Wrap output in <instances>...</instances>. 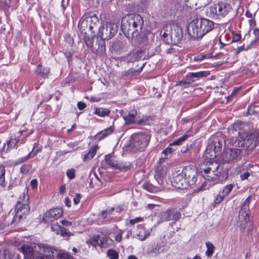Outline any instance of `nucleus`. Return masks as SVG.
Masks as SVG:
<instances>
[{"instance_id":"nucleus-1","label":"nucleus","mask_w":259,"mask_h":259,"mask_svg":"<svg viewBox=\"0 0 259 259\" xmlns=\"http://www.w3.org/2000/svg\"><path fill=\"white\" fill-rule=\"evenodd\" d=\"M245 122L237 121L233 125L232 134L237 137H231L227 139L228 145L238 148H247L253 142L254 136L244 130Z\"/></svg>"},{"instance_id":"nucleus-2","label":"nucleus","mask_w":259,"mask_h":259,"mask_svg":"<svg viewBox=\"0 0 259 259\" xmlns=\"http://www.w3.org/2000/svg\"><path fill=\"white\" fill-rule=\"evenodd\" d=\"M28 201V195L23 193L18 198L15 210L10 211L6 217L5 224L7 223L8 225L17 224L25 218L30 211Z\"/></svg>"},{"instance_id":"nucleus-3","label":"nucleus","mask_w":259,"mask_h":259,"mask_svg":"<svg viewBox=\"0 0 259 259\" xmlns=\"http://www.w3.org/2000/svg\"><path fill=\"white\" fill-rule=\"evenodd\" d=\"M144 20L138 14H130L124 16L121 20V28L128 37H137L142 30Z\"/></svg>"},{"instance_id":"nucleus-4","label":"nucleus","mask_w":259,"mask_h":259,"mask_svg":"<svg viewBox=\"0 0 259 259\" xmlns=\"http://www.w3.org/2000/svg\"><path fill=\"white\" fill-rule=\"evenodd\" d=\"M201 172L205 180L215 183L219 180L223 167L215 161H207L204 166H202Z\"/></svg>"},{"instance_id":"nucleus-5","label":"nucleus","mask_w":259,"mask_h":259,"mask_svg":"<svg viewBox=\"0 0 259 259\" xmlns=\"http://www.w3.org/2000/svg\"><path fill=\"white\" fill-rule=\"evenodd\" d=\"M151 138L149 133L142 132L134 134L131 137V146L137 151H144L147 147Z\"/></svg>"},{"instance_id":"nucleus-6","label":"nucleus","mask_w":259,"mask_h":259,"mask_svg":"<svg viewBox=\"0 0 259 259\" xmlns=\"http://www.w3.org/2000/svg\"><path fill=\"white\" fill-rule=\"evenodd\" d=\"M163 30L164 31L162 36L166 38L168 36H170L172 42L175 45L179 44L183 39V30L177 24L174 23L169 25H166Z\"/></svg>"},{"instance_id":"nucleus-7","label":"nucleus","mask_w":259,"mask_h":259,"mask_svg":"<svg viewBox=\"0 0 259 259\" xmlns=\"http://www.w3.org/2000/svg\"><path fill=\"white\" fill-rule=\"evenodd\" d=\"M232 10L229 3L221 2L209 7V15L213 18L224 17Z\"/></svg>"},{"instance_id":"nucleus-8","label":"nucleus","mask_w":259,"mask_h":259,"mask_svg":"<svg viewBox=\"0 0 259 259\" xmlns=\"http://www.w3.org/2000/svg\"><path fill=\"white\" fill-rule=\"evenodd\" d=\"M188 32L189 35L193 39H200L203 37L201 18L193 19L189 24Z\"/></svg>"},{"instance_id":"nucleus-9","label":"nucleus","mask_w":259,"mask_h":259,"mask_svg":"<svg viewBox=\"0 0 259 259\" xmlns=\"http://www.w3.org/2000/svg\"><path fill=\"white\" fill-rule=\"evenodd\" d=\"M117 31L114 23L107 22L105 26L103 25L99 28L98 34L103 40H109L116 34Z\"/></svg>"},{"instance_id":"nucleus-10","label":"nucleus","mask_w":259,"mask_h":259,"mask_svg":"<svg viewBox=\"0 0 259 259\" xmlns=\"http://www.w3.org/2000/svg\"><path fill=\"white\" fill-rule=\"evenodd\" d=\"M250 203V197H247L242 204L241 209L239 211L238 221L243 228H245V224L247 223L251 224L249 222V204Z\"/></svg>"},{"instance_id":"nucleus-11","label":"nucleus","mask_w":259,"mask_h":259,"mask_svg":"<svg viewBox=\"0 0 259 259\" xmlns=\"http://www.w3.org/2000/svg\"><path fill=\"white\" fill-rule=\"evenodd\" d=\"M183 174L189 186L194 185L197 180V169L194 165L186 166L182 170Z\"/></svg>"},{"instance_id":"nucleus-12","label":"nucleus","mask_w":259,"mask_h":259,"mask_svg":"<svg viewBox=\"0 0 259 259\" xmlns=\"http://www.w3.org/2000/svg\"><path fill=\"white\" fill-rule=\"evenodd\" d=\"M222 144L218 138L216 137H213L210 140V142L207 147L205 152L207 154L210 153V158L215 157L222 150Z\"/></svg>"},{"instance_id":"nucleus-13","label":"nucleus","mask_w":259,"mask_h":259,"mask_svg":"<svg viewBox=\"0 0 259 259\" xmlns=\"http://www.w3.org/2000/svg\"><path fill=\"white\" fill-rule=\"evenodd\" d=\"M234 147L227 149L225 151L223 156V161L225 162H236L241 158V150Z\"/></svg>"},{"instance_id":"nucleus-14","label":"nucleus","mask_w":259,"mask_h":259,"mask_svg":"<svg viewBox=\"0 0 259 259\" xmlns=\"http://www.w3.org/2000/svg\"><path fill=\"white\" fill-rule=\"evenodd\" d=\"M34 250L38 253L39 255L37 256H42L45 259L48 257H51L54 256L56 249H53L48 245L44 244H37L34 245Z\"/></svg>"},{"instance_id":"nucleus-15","label":"nucleus","mask_w":259,"mask_h":259,"mask_svg":"<svg viewBox=\"0 0 259 259\" xmlns=\"http://www.w3.org/2000/svg\"><path fill=\"white\" fill-rule=\"evenodd\" d=\"M34 244H37L35 243H30V245L24 244L19 248V250L24 255V259H45L42 256H35V252H36V251L34 250Z\"/></svg>"},{"instance_id":"nucleus-16","label":"nucleus","mask_w":259,"mask_h":259,"mask_svg":"<svg viewBox=\"0 0 259 259\" xmlns=\"http://www.w3.org/2000/svg\"><path fill=\"white\" fill-rule=\"evenodd\" d=\"M181 215V214L179 210L171 208L161 213L160 220L161 222L168 221L176 222L180 218Z\"/></svg>"},{"instance_id":"nucleus-17","label":"nucleus","mask_w":259,"mask_h":259,"mask_svg":"<svg viewBox=\"0 0 259 259\" xmlns=\"http://www.w3.org/2000/svg\"><path fill=\"white\" fill-rule=\"evenodd\" d=\"M63 214V210L60 208L51 209L44 214L43 220L46 223H51L59 219Z\"/></svg>"},{"instance_id":"nucleus-18","label":"nucleus","mask_w":259,"mask_h":259,"mask_svg":"<svg viewBox=\"0 0 259 259\" xmlns=\"http://www.w3.org/2000/svg\"><path fill=\"white\" fill-rule=\"evenodd\" d=\"M171 183L175 187L180 189H187L189 187L182 171L174 176Z\"/></svg>"},{"instance_id":"nucleus-19","label":"nucleus","mask_w":259,"mask_h":259,"mask_svg":"<svg viewBox=\"0 0 259 259\" xmlns=\"http://www.w3.org/2000/svg\"><path fill=\"white\" fill-rule=\"evenodd\" d=\"M105 162L107 165L112 168L120 170H126L128 166L125 165L123 163L117 161L111 155H106L105 157Z\"/></svg>"},{"instance_id":"nucleus-20","label":"nucleus","mask_w":259,"mask_h":259,"mask_svg":"<svg viewBox=\"0 0 259 259\" xmlns=\"http://www.w3.org/2000/svg\"><path fill=\"white\" fill-rule=\"evenodd\" d=\"M202 22V30L203 36L211 31L214 26V22L206 18H201Z\"/></svg>"},{"instance_id":"nucleus-21","label":"nucleus","mask_w":259,"mask_h":259,"mask_svg":"<svg viewBox=\"0 0 259 259\" xmlns=\"http://www.w3.org/2000/svg\"><path fill=\"white\" fill-rule=\"evenodd\" d=\"M166 168L161 165L157 166L156 170L154 177L157 183L159 185H162L163 183V179L166 174Z\"/></svg>"},{"instance_id":"nucleus-22","label":"nucleus","mask_w":259,"mask_h":259,"mask_svg":"<svg viewBox=\"0 0 259 259\" xmlns=\"http://www.w3.org/2000/svg\"><path fill=\"white\" fill-rule=\"evenodd\" d=\"M87 18L89 24V30L94 33L95 29L98 28V25L100 23L99 18L96 15L89 16Z\"/></svg>"},{"instance_id":"nucleus-23","label":"nucleus","mask_w":259,"mask_h":259,"mask_svg":"<svg viewBox=\"0 0 259 259\" xmlns=\"http://www.w3.org/2000/svg\"><path fill=\"white\" fill-rule=\"evenodd\" d=\"M137 112L136 110L132 111L129 112L127 115H123V118L125 124H131L136 123L135 119L137 116Z\"/></svg>"},{"instance_id":"nucleus-24","label":"nucleus","mask_w":259,"mask_h":259,"mask_svg":"<svg viewBox=\"0 0 259 259\" xmlns=\"http://www.w3.org/2000/svg\"><path fill=\"white\" fill-rule=\"evenodd\" d=\"M89 24L87 17L84 19L80 20L78 23V27L82 35L87 34V29L89 30Z\"/></svg>"},{"instance_id":"nucleus-25","label":"nucleus","mask_w":259,"mask_h":259,"mask_svg":"<svg viewBox=\"0 0 259 259\" xmlns=\"http://www.w3.org/2000/svg\"><path fill=\"white\" fill-rule=\"evenodd\" d=\"M99 147L97 145H93L90 149L89 152L83 155V160L87 161L91 160L95 155Z\"/></svg>"},{"instance_id":"nucleus-26","label":"nucleus","mask_w":259,"mask_h":259,"mask_svg":"<svg viewBox=\"0 0 259 259\" xmlns=\"http://www.w3.org/2000/svg\"><path fill=\"white\" fill-rule=\"evenodd\" d=\"M142 187L144 189L151 193H156L161 191L163 189L161 185H160L159 187H157L148 182H145L143 184Z\"/></svg>"},{"instance_id":"nucleus-27","label":"nucleus","mask_w":259,"mask_h":259,"mask_svg":"<svg viewBox=\"0 0 259 259\" xmlns=\"http://www.w3.org/2000/svg\"><path fill=\"white\" fill-rule=\"evenodd\" d=\"M50 72V69L49 67H43L41 64H38L37 66L35 73L44 78L48 77V75Z\"/></svg>"},{"instance_id":"nucleus-28","label":"nucleus","mask_w":259,"mask_h":259,"mask_svg":"<svg viewBox=\"0 0 259 259\" xmlns=\"http://www.w3.org/2000/svg\"><path fill=\"white\" fill-rule=\"evenodd\" d=\"M111 112L109 109L103 107H95L94 114L98 115L99 117H104L108 116Z\"/></svg>"},{"instance_id":"nucleus-29","label":"nucleus","mask_w":259,"mask_h":259,"mask_svg":"<svg viewBox=\"0 0 259 259\" xmlns=\"http://www.w3.org/2000/svg\"><path fill=\"white\" fill-rule=\"evenodd\" d=\"M114 131V127L111 126L97 134V136L99 137V139H102L108 135H110L113 133Z\"/></svg>"},{"instance_id":"nucleus-30","label":"nucleus","mask_w":259,"mask_h":259,"mask_svg":"<svg viewBox=\"0 0 259 259\" xmlns=\"http://www.w3.org/2000/svg\"><path fill=\"white\" fill-rule=\"evenodd\" d=\"M38 151L33 152V150H32L31 152L29 153V154L25 156L20 157L17 159L16 161V164H20L26 161H27L29 158L33 157L37 153Z\"/></svg>"},{"instance_id":"nucleus-31","label":"nucleus","mask_w":259,"mask_h":259,"mask_svg":"<svg viewBox=\"0 0 259 259\" xmlns=\"http://www.w3.org/2000/svg\"><path fill=\"white\" fill-rule=\"evenodd\" d=\"M206 75V72L205 71H198L195 72H188L187 74V76L189 77H192L193 79L194 78L199 79L202 78Z\"/></svg>"},{"instance_id":"nucleus-32","label":"nucleus","mask_w":259,"mask_h":259,"mask_svg":"<svg viewBox=\"0 0 259 259\" xmlns=\"http://www.w3.org/2000/svg\"><path fill=\"white\" fill-rule=\"evenodd\" d=\"M139 53L138 51L131 52L126 57V61L127 62H133L139 59Z\"/></svg>"},{"instance_id":"nucleus-33","label":"nucleus","mask_w":259,"mask_h":259,"mask_svg":"<svg viewBox=\"0 0 259 259\" xmlns=\"http://www.w3.org/2000/svg\"><path fill=\"white\" fill-rule=\"evenodd\" d=\"M211 1L212 0H186V1L190 2L192 5L195 4L196 6L198 5L200 7L208 5Z\"/></svg>"},{"instance_id":"nucleus-34","label":"nucleus","mask_w":259,"mask_h":259,"mask_svg":"<svg viewBox=\"0 0 259 259\" xmlns=\"http://www.w3.org/2000/svg\"><path fill=\"white\" fill-rule=\"evenodd\" d=\"M190 137L189 135L186 134L185 135L175 141L172 142L170 144H169V146H179L182 145L189 137Z\"/></svg>"},{"instance_id":"nucleus-35","label":"nucleus","mask_w":259,"mask_h":259,"mask_svg":"<svg viewBox=\"0 0 259 259\" xmlns=\"http://www.w3.org/2000/svg\"><path fill=\"white\" fill-rule=\"evenodd\" d=\"M150 231L148 229L144 228L142 231L139 232L137 234V236L140 240L144 241L150 235Z\"/></svg>"},{"instance_id":"nucleus-36","label":"nucleus","mask_w":259,"mask_h":259,"mask_svg":"<svg viewBox=\"0 0 259 259\" xmlns=\"http://www.w3.org/2000/svg\"><path fill=\"white\" fill-rule=\"evenodd\" d=\"M18 142H20L21 144H24V140L20 139L19 137H15L14 139H11L10 141L7 142V144L9 147L13 148Z\"/></svg>"},{"instance_id":"nucleus-37","label":"nucleus","mask_w":259,"mask_h":259,"mask_svg":"<svg viewBox=\"0 0 259 259\" xmlns=\"http://www.w3.org/2000/svg\"><path fill=\"white\" fill-rule=\"evenodd\" d=\"M6 170L4 165H0V186L5 187L6 185L5 182Z\"/></svg>"},{"instance_id":"nucleus-38","label":"nucleus","mask_w":259,"mask_h":259,"mask_svg":"<svg viewBox=\"0 0 259 259\" xmlns=\"http://www.w3.org/2000/svg\"><path fill=\"white\" fill-rule=\"evenodd\" d=\"M207 249L205 252V255L208 257H210L212 256L214 249L213 245L210 242H207L205 243Z\"/></svg>"},{"instance_id":"nucleus-39","label":"nucleus","mask_w":259,"mask_h":259,"mask_svg":"<svg viewBox=\"0 0 259 259\" xmlns=\"http://www.w3.org/2000/svg\"><path fill=\"white\" fill-rule=\"evenodd\" d=\"M12 254L10 251L7 249H4L0 251V259H11Z\"/></svg>"},{"instance_id":"nucleus-40","label":"nucleus","mask_w":259,"mask_h":259,"mask_svg":"<svg viewBox=\"0 0 259 259\" xmlns=\"http://www.w3.org/2000/svg\"><path fill=\"white\" fill-rule=\"evenodd\" d=\"M57 257L58 259H75L67 252L61 250L57 254Z\"/></svg>"},{"instance_id":"nucleus-41","label":"nucleus","mask_w":259,"mask_h":259,"mask_svg":"<svg viewBox=\"0 0 259 259\" xmlns=\"http://www.w3.org/2000/svg\"><path fill=\"white\" fill-rule=\"evenodd\" d=\"M107 256L109 259H118L119 257L118 252L112 249H110L107 251Z\"/></svg>"},{"instance_id":"nucleus-42","label":"nucleus","mask_w":259,"mask_h":259,"mask_svg":"<svg viewBox=\"0 0 259 259\" xmlns=\"http://www.w3.org/2000/svg\"><path fill=\"white\" fill-rule=\"evenodd\" d=\"M82 39H83L85 45L89 48H92L93 47V40L92 38L86 34L85 35H82Z\"/></svg>"},{"instance_id":"nucleus-43","label":"nucleus","mask_w":259,"mask_h":259,"mask_svg":"<svg viewBox=\"0 0 259 259\" xmlns=\"http://www.w3.org/2000/svg\"><path fill=\"white\" fill-rule=\"evenodd\" d=\"M233 186V185L232 184L227 185L224 187L223 189L220 192L225 197L232 190Z\"/></svg>"},{"instance_id":"nucleus-44","label":"nucleus","mask_w":259,"mask_h":259,"mask_svg":"<svg viewBox=\"0 0 259 259\" xmlns=\"http://www.w3.org/2000/svg\"><path fill=\"white\" fill-rule=\"evenodd\" d=\"M59 234L64 238H68L70 236L73 235V234L70 232L68 229L62 227Z\"/></svg>"},{"instance_id":"nucleus-45","label":"nucleus","mask_w":259,"mask_h":259,"mask_svg":"<svg viewBox=\"0 0 259 259\" xmlns=\"http://www.w3.org/2000/svg\"><path fill=\"white\" fill-rule=\"evenodd\" d=\"M75 170L74 168H70L66 170V175L69 180H72L75 178Z\"/></svg>"},{"instance_id":"nucleus-46","label":"nucleus","mask_w":259,"mask_h":259,"mask_svg":"<svg viewBox=\"0 0 259 259\" xmlns=\"http://www.w3.org/2000/svg\"><path fill=\"white\" fill-rule=\"evenodd\" d=\"M113 210L114 208L112 207L110 208L109 210L102 211L100 214V216L102 219H105L107 217L108 215L111 214L112 212L113 211Z\"/></svg>"},{"instance_id":"nucleus-47","label":"nucleus","mask_w":259,"mask_h":259,"mask_svg":"<svg viewBox=\"0 0 259 259\" xmlns=\"http://www.w3.org/2000/svg\"><path fill=\"white\" fill-rule=\"evenodd\" d=\"M61 228L58 224H53L51 227L52 231L57 234H59Z\"/></svg>"},{"instance_id":"nucleus-48","label":"nucleus","mask_w":259,"mask_h":259,"mask_svg":"<svg viewBox=\"0 0 259 259\" xmlns=\"http://www.w3.org/2000/svg\"><path fill=\"white\" fill-rule=\"evenodd\" d=\"M225 196L221 192H220L215 197L214 202L215 204L220 203L224 199Z\"/></svg>"},{"instance_id":"nucleus-49","label":"nucleus","mask_w":259,"mask_h":259,"mask_svg":"<svg viewBox=\"0 0 259 259\" xmlns=\"http://www.w3.org/2000/svg\"><path fill=\"white\" fill-rule=\"evenodd\" d=\"M30 169V166L29 165L24 164L22 165L20 168V172L23 174H27Z\"/></svg>"},{"instance_id":"nucleus-50","label":"nucleus","mask_w":259,"mask_h":259,"mask_svg":"<svg viewBox=\"0 0 259 259\" xmlns=\"http://www.w3.org/2000/svg\"><path fill=\"white\" fill-rule=\"evenodd\" d=\"M24 132L23 131H19V133L20 134V136L19 137L20 139H23L24 140V142H25V139L28 137L30 134L32 133V132L30 133H25L23 134Z\"/></svg>"},{"instance_id":"nucleus-51","label":"nucleus","mask_w":259,"mask_h":259,"mask_svg":"<svg viewBox=\"0 0 259 259\" xmlns=\"http://www.w3.org/2000/svg\"><path fill=\"white\" fill-rule=\"evenodd\" d=\"M174 151L171 148L169 147H167L165 150L162 151V154H164L165 157L166 158L168 156V154H171Z\"/></svg>"},{"instance_id":"nucleus-52","label":"nucleus","mask_w":259,"mask_h":259,"mask_svg":"<svg viewBox=\"0 0 259 259\" xmlns=\"http://www.w3.org/2000/svg\"><path fill=\"white\" fill-rule=\"evenodd\" d=\"M144 220V218L142 217H137L130 220V223L131 225H134L136 223L142 222Z\"/></svg>"},{"instance_id":"nucleus-53","label":"nucleus","mask_w":259,"mask_h":259,"mask_svg":"<svg viewBox=\"0 0 259 259\" xmlns=\"http://www.w3.org/2000/svg\"><path fill=\"white\" fill-rule=\"evenodd\" d=\"M81 198V195L79 193H76L75 195V197L73 198V203L74 204L76 205L79 203L80 202V199Z\"/></svg>"},{"instance_id":"nucleus-54","label":"nucleus","mask_w":259,"mask_h":259,"mask_svg":"<svg viewBox=\"0 0 259 259\" xmlns=\"http://www.w3.org/2000/svg\"><path fill=\"white\" fill-rule=\"evenodd\" d=\"M186 84H191L195 81V80L192 77H189L186 75V79L183 81Z\"/></svg>"},{"instance_id":"nucleus-55","label":"nucleus","mask_w":259,"mask_h":259,"mask_svg":"<svg viewBox=\"0 0 259 259\" xmlns=\"http://www.w3.org/2000/svg\"><path fill=\"white\" fill-rule=\"evenodd\" d=\"M205 58V56L202 55H199L195 56L194 58V60L197 62H200Z\"/></svg>"},{"instance_id":"nucleus-56","label":"nucleus","mask_w":259,"mask_h":259,"mask_svg":"<svg viewBox=\"0 0 259 259\" xmlns=\"http://www.w3.org/2000/svg\"><path fill=\"white\" fill-rule=\"evenodd\" d=\"M122 233L123 231L122 230H120V232L116 235L115 239L116 241L120 242L121 241Z\"/></svg>"},{"instance_id":"nucleus-57","label":"nucleus","mask_w":259,"mask_h":259,"mask_svg":"<svg viewBox=\"0 0 259 259\" xmlns=\"http://www.w3.org/2000/svg\"><path fill=\"white\" fill-rule=\"evenodd\" d=\"M253 33L255 35V40H258L259 39V29L254 28L253 31Z\"/></svg>"},{"instance_id":"nucleus-58","label":"nucleus","mask_w":259,"mask_h":259,"mask_svg":"<svg viewBox=\"0 0 259 259\" xmlns=\"http://www.w3.org/2000/svg\"><path fill=\"white\" fill-rule=\"evenodd\" d=\"M30 186L32 189H35L37 186V181L36 179H32L30 182Z\"/></svg>"},{"instance_id":"nucleus-59","label":"nucleus","mask_w":259,"mask_h":259,"mask_svg":"<svg viewBox=\"0 0 259 259\" xmlns=\"http://www.w3.org/2000/svg\"><path fill=\"white\" fill-rule=\"evenodd\" d=\"M250 176V174L248 172H246L243 174L240 175V179L241 180H245L247 179L249 176Z\"/></svg>"},{"instance_id":"nucleus-60","label":"nucleus","mask_w":259,"mask_h":259,"mask_svg":"<svg viewBox=\"0 0 259 259\" xmlns=\"http://www.w3.org/2000/svg\"><path fill=\"white\" fill-rule=\"evenodd\" d=\"M77 106L79 110H82L86 107L85 103L82 102H78L77 103Z\"/></svg>"},{"instance_id":"nucleus-61","label":"nucleus","mask_w":259,"mask_h":259,"mask_svg":"<svg viewBox=\"0 0 259 259\" xmlns=\"http://www.w3.org/2000/svg\"><path fill=\"white\" fill-rule=\"evenodd\" d=\"M64 203L66 206H67L68 207H70L71 201L68 197H66L65 198Z\"/></svg>"},{"instance_id":"nucleus-62","label":"nucleus","mask_w":259,"mask_h":259,"mask_svg":"<svg viewBox=\"0 0 259 259\" xmlns=\"http://www.w3.org/2000/svg\"><path fill=\"white\" fill-rule=\"evenodd\" d=\"M61 224L65 226L69 227L72 225V223L70 221H68L66 220H63L61 221Z\"/></svg>"},{"instance_id":"nucleus-63","label":"nucleus","mask_w":259,"mask_h":259,"mask_svg":"<svg viewBox=\"0 0 259 259\" xmlns=\"http://www.w3.org/2000/svg\"><path fill=\"white\" fill-rule=\"evenodd\" d=\"M65 184L62 185L59 188V192L61 194H63L65 192Z\"/></svg>"},{"instance_id":"nucleus-64","label":"nucleus","mask_w":259,"mask_h":259,"mask_svg":"<svg viewBox=\"0 0 259 259\" xmlns=\"http://www.w3.org/2000/svg\"><path fill=\"white\" fill-rule=\"evenodd\" d=\"M98 237H95L92 238L90 239V242L92 244L95 245L97 243V242H98Z\"/></svg>"}]
</instances>
